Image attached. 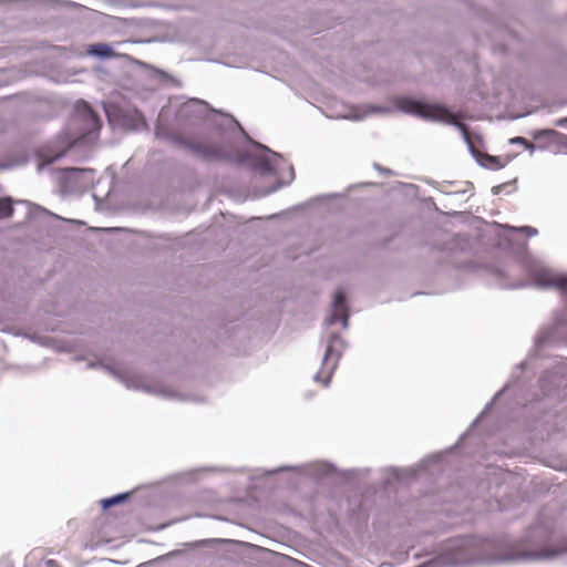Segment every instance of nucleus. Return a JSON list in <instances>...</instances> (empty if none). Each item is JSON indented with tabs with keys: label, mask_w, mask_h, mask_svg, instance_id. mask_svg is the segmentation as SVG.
I'll return each mask as SVG.
<instances>
[{
	"label": "nucleus",
	"mask_w": 567,
	"mask_h": 567,
	"mask_svg": "<svg viewBox=\"0 0 567 567\" xmlns=\"http://www.w3.org/2000/svg\"><path fill=\"white\" fill-rule=\"evenodd\" d=\"M400 107L409 113L421 115L425 118L441 121L447 124H454L466 132L463 123L458 122V115L450 112L446 107L437 104H424L413 100H402Z\"/></svg>",
	"instance_id": "1"
},
{
	"label": "nucleus",
	"mask_w": 567,
	"mask_h": 567,
	"mask_svg": "<svg viewBox=\"0 0 567 567\" xmlns=\"http://www.w3.org/2000/svg\"><path fill=\"white\" fill-rule=\"evenodd\" d=\"M551 134H561L555 130H542L533 134V138L537 143V147L540 150H548L551 152H558L563 148V140L554 137Z\"/></svg>",
	"instance_id": "6"
},
{
	"label": "nucleus",
	"mask_w": 567,
	"mask_h": 567,
	"mask_svg": "<svg viewBox=\"0 0 567 567\" xmlns=\"http://www.w3.org/2000/svg\"><path fill=\"white\" fill-rule=\"evenodd\" d=\"M511 143H513V144H522V145H524V144H527V140H526L525 137H520V136H519V137H514V138H512V140H511Z\"/></svg>",
	"instance_id": "14"
},
{
	"label": "nucleus",
	"mask_w": 567,
	"mask_h": 567,
	"mask_svg": "<svg viewBox=\"0 0 567 567\" xmlns=\"http://www.w3.org/2000/svg\"><path fill=\"white\" fill-rule=\"evenodd\" d=\"M536 284L544 288H556L563 292H567V276L556 274L550 270H542L536 274Z\"/></svg>",
	"instance_id": "5"
},
{
	"label": "nucleus",
	"mask_w": 567,
	"mask_h": 567,
	"mask_svg": "<svg viewBox=\"0 0 567 567\" xmlns=\"http://www.w3.org/2000/svg\"><path fill=\"white\" fill-rule=\"evenodd\" d=\"M78 117L84 123L85 133L84 135L97 132L101 127V121L99 115L91 109L86 102L76 103Z\"/></svg>",
	"instance_id": "4"
},
{
	"label": "nucleus",
	"mask_w": 567,
	"mask_h": 567,
	"mask_svg": "<svg viewBox=\"0 0 567 567\" xmlns=\"http://www.w3.org/2000/svg\"><path fill=\"white\" fill-rule=\"evenodd\" d=\"M556 125L557 126H565V125H567V117L558 120L556 122Z\"/></svg>",
	"instance_id": "16"
},
{
	"label": "nucleus",
	"mask_w": 567,
	"mask_h": 567,
	"mask_svg": "<svg viewBox=\"0 0 567 567\" xmlns=\"http://www.w3.org/2000/svg\"><path fill=\"white\" fill-rule=\"evenodd\" d=\"M334 313L336 317L343 321V324L347 326L348 322V310L346 306V296L342 290H338L334 295L333 300Z\"/></svg>",
	"instance_id": "7"
},
{
	"label": "nucleus",
	"mask_w": 567,
	"mask_h": 567,
	"mask_svg": "<svg viewBox=\"0 0 567 567\" xmlns=\"http://www.w3.org/2000/svg\"><path fill=\"white\" fill-rule=\"evenodd\" d=\"M13 214L12 203L8 198L0 199V218L10 217Z\"/></svg>",
	"instance_id": "9"
},
{
	"label": "nucleus",
	"mask_w": 567,
	"mask_h": 567,
	"mask_svg": "<svg viewBox=\"0 0 567 567\" xmlns=\"http://www.w3.org/2000/svg\"><path fill=\"white\" fill-rule=\"evenodd\" d=\"M343 349V340L338 334H332L328 339L326 352L322 360L321 370L317 373L316 380L327 386L336 370L341 352Z\"/></svg>",
	"instance_id": "2"
},
{
	"label": "nucleus",
	"mask_w": 567,
	"mask_h": 567,
	"mask_svg": "<svg viewBox=\"0 0 567 567\" xmlns=\"http://www.w3.org/2000/svg\"><path fill=\"white\" fill-rule=\"evenodd\" d=\"M551 135L556 138L564 141L561 150L567 152V135H565V134H551Z\"/></svg>",
	"instance_id": "13"
},
{
	"label": "nucleus",
	"mask_w": 567,
	"mask_h": 567,
	"mask_svg": "<svg viewBox=\"0 0 567 567\" xmlns=\"http://www.w3.org/2000/svg\"><path fill=\"white\" fill-rule=\"evenodd\" d=\"M179 144L205 161H218L227 157L226 152L218 144L193 142L184 138L179 140Z\"/></svg>",
	"instance_id": "3"
},
{
	"label": "nucleus",
	"mask_w": 567,
	"mask_h": 567,
	"mask_svg": "<svg viewBox=\"0 0 567 567\" xmlns=\"http://www.w3.org/2000/svg\"><path fill=\"white\" fill-rule=\"evenodd\" d=\"M567 550V547L564 548V549H560V550H551V551H546V553H543L540 554L539 556L540 557H554L563 551H566Z\"/></svg>",
	"instance_id": "12"
},
{
	"label": "nucleus",
	"mask_w": 567,
	"mask_h": 567,
	"mask_svg": "<svg viewBox=\"0 0 567 567\" xmlns=\"http://www.w3.org/2000/svg\"><path fill=\"white\" fill-rule=\"evenodd\" d=\"M487 161H488V167H491V168L498 169L504 166V164L501 162L499 157L488 156Z\"/></svg>",
	"instance_id": "11"
},
{
	"label": "nucleus",
	"mask_w": 567,
	"mask_h": 567,
	"mask_svg": "<svg viewBox=\"0 0 567 567\" xmlns=\"http://www.w3.org/2000/svg\"><path fill=\"white\" fill-rule=\"evenodd\" d=\"M128 497V494H120V495H116L114 497H111V498H105L102 501V505L104 508H109L115 504H118L121 502H123L124 499H126Z\"/></svg>",
	"instance_id": "10"
},
{
	"label": "nucleus",
	"mask_w": 567,
	"mask_h": 567,
	"mask_svg": "<svg viewBox=\"0 0 567 567\" xmlns=\"http://www.w3.org/2000/svg\"><path fill=\"white\" fill-rule=\"evenodd\" d=\"M525 148L529 150L530 152H533L536 147H537V144H534V143H530L528 140H527V144H524Z\"/></svg>",
	"instance_id": "15"
},
{
	"label": "nucleus",
	"mask_w": 567,
	"mask_h": 567,
	"mask_svg": "<svg viewBox=\"0 0 567 567\" xmlns=\"http://www.w3.org/2000/svg\"><path fill=\"white\" fill-rule=\"evenodd\" d=\"M87 54L90 55H96L103 59H111V58H117L120 56L117 53L114 52L112 47L106 43H95L91 44L87 50Z\"/></svg>",
	"instance_id": "8"
},
{
	"label": "nucleus",
	"mask_w": 567,
	"mask_h": 567,
	"mask_svg": "<svg viewBox=\"0 0 567 567\" xmlns=\"http://www.w3.org/2000/svg\"><path fill=\"white\" fill-rule=\"evenodd\" d=\"M525 229L528 230L530 234H535L536 233V230L530 228V227H526Z\"/></svg>",
	"instance_id": "17"
}]
</instances>
